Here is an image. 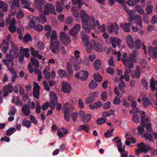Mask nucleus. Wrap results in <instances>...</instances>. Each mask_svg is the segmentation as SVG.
Here are the masks:
<instances>
[{"label": "nucleus", "instance_id": "nucleus-1", "mask_svg": "<svg viewBox=\"0 0 157 157\" xmlns=\"http://www.w3.org/2000/svg\"><path fill=\"white\" fill-rule=\"evenodd\" d=\"M80 16L82 22V26L86 32L90 33V29L95 28V20L93 16H89L86 12L82 10L80 12Z\"/></svg>", "mask_w": 157, "mask_h": 157}, {"label": "nucleus", "instance_id": "nucleus-2", "mask_svg": "<svg viewBox=\"0 0 157 157\" xmlns=\"http://www.w3.org/2000/svg\"><path fill=\"white\" fill-rule=\"evenodd\" d=\"M57 34L55 30H53L52 32V35L50 37V48L52 51L54 53H58L59 52V41L56 39Z\"/></svg>", "mask_w": 157, "mask_h": 157}, {"label": "nucleus", "instance_id": "nucleus-3", "mask_svg": "<svg viewBox=\"0 0 157 157\" xmlns=\"http://www.w3.org/2000/svg\"><path fill=\"white\" fill-rule=\"evenodd\" d=\"M121 60L124 65L126 67H128L129 68L132 67L133 66V63L136 62L133 61L132 59L129 56L128 57L127 54L126 53L123 55Z\"/></svg>", "mask_w": 157, "mask_h": 157}, {"label": "nucleus", "instance_id": "nucleus-4", "mask_svg": "<svg viewBox=\"0 0 157 157\" xmlns=\"http://www.w3.org/2000/svg\"><path fill=\"white\" fill-rule=\"evenodd\" d=\"M30 61L31 63L35 67L34 69V72L38 75V78H41V71L38 69L39 67V62L38 60L34 58H31Z\"/></svg>", "mask_w": 157, "mask_h": 157}, {"label": "nucleus", "instance_id": "nucleus-5", "mask_svg": "<svg viewBox=\"0 0 157 157\" xmlns=\"http://www.w3.org/2000/svg\"><path fill=\"white\" fill-rule=\"evenodd\" d=\"M49 12L52 14H56V13L55 8L53 5L49 3L45 4L44 7V15H48Z\"/></svg>", "mask_w": 157, "mask_h": 157}, {"label": "nucleus", "instance_id": "nucleus-6", "mask_svg": "<svg viewBox=\"0 0 157 157\" xmlns=\"http://www.w3.org/2000/svg\"><path fill=\"white\" fill-rule=\"evenodd\" d=\"M133 48H135L136 49H139L141 46L142 45V49L144 50V53L146 54L147 51L146 50V46L144 45V43H142L140 40L139 39L136 40L133 43Z\"/></svg>", "mask_w": 157, "mask_h": 157}, {"label": "nucleus", "instance_id": "nucleus-7", "mask_svg": "<svg viewBox=\"0 0 157 157\" xmlns=\"http://www.w3.org/2000/svg\"><path fill=\"white\" fill-rule=\"evenodd\" d=\"M61 91L64 93H69L71 91V86L67 82H63L61 86Z\"/></svg>", "mask_w": 157, "mask_h": 157}, {"label": "nucleus", "instance_id": "nucleus-8", "mask_svg": "<svg viewBox=\"0 0 157 157\" xmlns=\"http://www.w3.org/2000/svg\"><path fill=\"white\" fill-rule=\"evenodd\" d=\"M33 96L36 99H38L39 97L40 87L38 83L35 82H33Z\"/></svg>", "mask_w": 157, "mask_h": 157}, {"label": "nucleus", "instance_id": "nucleus-9", "mask_svg": "<svg viewBox=\"0 0 157 157\" xmlns=\"http://www.w3.org/2000/svg\"><path fill=\"white\" fill-rule=\"evenodd\" d=\"M69 106V104L68 102H66L63 105V107L65 110L64 118V119L67 122H69L70 121V115L68 108V107Z\"/></svg>", "mask_w": 157, "mask_h": 157}, {"label": "nucleus", "instance_id": "nucleus-10", "mask_svg": "<svg viewBox=\"0 0 157 157\" xmlns=\"http://www.w3.org/2000/svg\"><path fill=\"white\" fill-rule=\"evenodd\" d=\"M60 39L65 44L67 45L70 42V39L69 37L63 32L60 33Z\"/></svg>", "mask_w": 157, "mask_h": 157}, {"label": "nucleus", "instance_id": "nucleus-11", "mask_svg": "<svg viewBox=\"0 0 157 157\" xmlns=\"http://www.w3.org/2000/svg\"><path fill=\"white\" fill-rule=\"evenodd\" d=\"M119 29V27L117 25L111 24L107 28V30L109 34L113 33L116 34L118 33Z\"/></svg>", "mask_w": 157, "mask_h": 157}, {"label": "nucleus", "instance_id": "nucleus-12", "mask_svg": "<svg viewBox=\"0 0 157 157\" xmlns=\"http://www.w3.org/2000/svg\"><path fill=\"white\" fill-rule=\"evenodd\" d=\"M110 40L112 45L114 48H116L117 45L120 46L121 43V40L118 37H111Z\"/></svg>", "mask_w": 157, "mask_h": 157}, {"label": "nucleus", "instance_id": "nucleus-13", "mask_svg": "<svg viewBox=\"0 0 157 157\" xmlns=\"http://www.w3.org/2000/svg\"><path fill=\"white\" fill-rule=\"evenodd\" d=\"M148 51L150 56L157 59V48L149 46L148 47Z\"/></svg>", "mask_w": 157, "mask_h": 157}, {"label": "nucleus", "instance_id": "nucleus-14", "mask_svg": "<svg viewBox=\"0 0 157 157\" xmlns=\"http://www.w3.org/2000/svg\"><path fill=\"white\" fill-rule=\"evenodd\" d=\"M12 49L10 50V53L7 55H9L11 56H12L13 59L14 58H17L18 56V53L16 51L18 50V49L13 44H12Z\"/></svg>", "mask_w": 157, "mask_h": 157}, {"label": "nucleus", "instance_id": "nucleus-15", "mask_svg": "<svg viewBox=\"0 0 157 157\" xmlns=\"http://www.w3.org/2000/svg\"><path fill=\"white\" fill-rule=\"evenodd\" d=\"M81 26L78 24L75 25L69 32L70 34L72 35H75L78 33L79 31Z\"/></svg>", "mask_w": 157, "mask_h": 157}, {"label": "nucleus", "instance_id": "nucleus-16", "mask_svg": "<svg viewBox=\"0 0 157 157\" xmlns=\"http://www.w3.org/2000/svg\"><path fill=\"white\" fill-rule=\"evenodd\" d=\"M89 76L88 72L86 71H82L77 73L75 75L76 78H86Z\"/></svg>", "mask_w": 157, "mask_h": 157}, {"label": "nucleus", "instance_id": "nucleus-17", "mask_svg": "<svg viewBox=\"0 0 157 157\" xmlns=\"http://www.w3.org/2000/svg\"><path fill=\"white\" fill-rule=\"evenodd\" d=\"M138 113L140 114L141 118V121L142 122V124H143V121L145 117V112L144 111H140L138 108L134 109L131 110L130 112V113L132 114L133 113L136 114V113Z\"/></svg>", "mask_w": 157, "mask_h": 157}, {"label": "nucleus", "instance_id": "nucleus-18", "mask_svg": "<svg viewBox=\"0 0 157 157\" xmlns=\"http://www.w3.org/2000/svg\"><path fill=\"white\" fill-rule=\"evenodd\" d=\"M21 111L24 115L26 116H29L31 113L30 106L28 105L24 104L23 105Z\"/></svg>", "mask_w": 157, "mask_h": 157}, {"label": "nucleus", "instance_id": "nucleus-19", "mask_svg": "<svg viewBox=\"0 0 157 157\" xmlns=\"http://www.w3.org/2000/svg\"><path fill=\"white\" fill-rule=\"evenodd\" d=\"M138 148L141 149L143 153H146L149 150V147L143 142H141L137 144Z\"/></svg>", "mask_w": 157, "mask_h": 157}, {"label": "nucleus", "instance_id": "nucleus-20", "mask_svg": "<svg viewBox=\"0 0 157 157\" xmlns=\"http://www.w3.org/2000/svg\"><path fill=\"white\" fill-rule=\"evenodd\" d=\"M3 90L4 92L3 96L6 97L8 95V93H11L13 91V88L10 84H8L4 87Z\"/></svg>", "mask_w": 157, "mask_h": 157}, {"label": "nucleus", "instance_id": "nucleus-21", "mask_svg": "<svg viewBox=\"0 0 157 157\" xmlns=\"http://www.w3.org/2000/svg\"><path fill=\"white\" fill-rule=\"evenodd\" d=\"M38 21H39L38 18L36 17H33L29 22L28 27L29 28L33 29Z\"/></svg>", "mask_w": 157, "mask_h": 157}, {"label": "nucleus", "instance_id": "nucleus-22", "mask_svg": "<svg viewBox=\"0 0 157 157\" xmlns=\"http://www.w3.org/2000/svg\"><path fill=\"white\" fill-rule=\"evenodd\" d=\"M131 24L126 23H121L120 24V27L124 32H129L130 31Z\"/></svg>", "mask_w": 157, "mask_h": 157}, {"label": "nucleus", "instance_id": "nucleus-23", "mask_svg": "<svg viewBox=\"0 0 157 157\" xmlns=\"http://www.w3.org/2000/svg\"><path fill=\"white\" fill-rule=\"evenodd\" d=\"M123 8L125 11L128 14L129 19L131 20H133L134 18L132 16V14L136 13L135 10H129L128 7L125 6H124Z\"/></svg>", "mask_w": 157, "mask_h": 157}, {"label": "nucleus", "instance_id": "nucleus-24", "mask_svg": "<svg viewBox=\"0 0 157 157\" xmlns=\"http://www.w3.org/2000/svg\"><path fill=\"white\" fill-rule=\"evenodd\" d=\"M126 40L129 48L131 49H133V43L134 42L132 37L131 35H128L126 37Z\"/></svg>", "mask_w": 157, "mask_h": 157}, {"label": "nucleus", "instance_id": "nucleus-25", "mask_svg": "<svg viewBox=\"0 0 157 157\" xmlns=\"http://www.w3.org/2000/svg\"><path fill=\"white\" fill-rule=\"evenodd\" d=\"M15 20L14 19H12L9 22L10 26L9 29L11 33L14 32L16 31V27L14 25Z\"/></svg>", "mask_w": 157, "mask_h": 157}, {"label": "nucleus", "instance_id": "nucleus-26", "mask_svg": "<svg viewBox=\"0 0 157 157\" xmlns=\"http://www.w3.org/2000/svg\"><path fill=\"white\" fill-rule=\"evenodd\" d=\"M44 28L45 31H48V32L46 33L45 35L46 37L47 38L50 37L52 35L51 34L52 30V29L51 26L49 25H45L44 26Z\"/></svg>", "mask_w": 157, "mask_h": 157}, {"label": "nucleus", "instance_id": "nucleus-27", "mask_svg": "<svg viewBox=\"0 0 157 157\" xmlns=\"http://www.w3.org/2000/svg\"><path fill=\"white\" fill-rule=\"evenodd\" d=\"M103 104L100 101L96 102L94 104L89 105V107L91 109H94L100 108L102 105Z\"/></svg>", "mask_w": 157, "mask_h": 157}, {"label": "nucleus", "instance_id": "nucleus-28", "mask_svg": "<svg viewBox=\"0 0 157 157\" xmlns=\"http://www.w3.org/2000/svg\"><path fill=\"white\" fill-rule=\"evenodd\" d=\"M136 24L139 25L140 27L142 29L144 27L142 24V19L141 17L139 15H137L136 16Z\"/></svg>", "mask_w": 157, "mask_h": 157}, {"label": "nucleus", "instance_id": "nucleus-29", "mask_svg": "<svg viewBox=\"0 0 157 157\" xmlns=\"http://www.w3.org/2000/svg\"><path fill=\"white\" fill-rule=\"evenodd\" d=\"M6 57L7 59H3V62L8 67L10 63L13 61V57L7 54L6 55Z\"/></svg>", "mask_w": 157, "mask_h": 157}, {"label": "nucleus", "instance_id": "nucleus-30", "mask_svg": "<svg viewBox=\"0 0 157 157\" xmlns=\"http://www.w3.org/2000/svg\"><path fill=\"white\" fill-rule=\"evenodd\" d=\"M45 3V2L44 0H35V4L39 10L42 9V6Z\"/></svg>", "mask_w": 157, "mask_h": 157}, {"label": "nucleus", "instance_id": "nucleus-31", "mask_svg": "<svg viewBox=\"0 0 157 157\" xmlns=\"http://www.w3.org/2000/svg\"><path fill=\"white\" fill-rule=\"evenodd\" d=\"M21 0L22 6L24 8L29 10L31 12L33 11V9L32 8L30 7L29 4L25 0Z\"/></svg>", "mask_w": 157, "mask_h": 157}, {"label": "nucleus", "instance_id": "nucleus-32", "mask_svg": "<svg viewBox=\"0 0 157 157\" xmlns=\"http://www.w3.org/2000/svg\"><path fill=\"white\" fill-rule=\"evenodd\" d=\"M82 41L83 45L87 48L89 44V37L87 35H84L82 37Z\"/></svg>", "mask_w": 157, "mask_h": 157}, {"label": "nucleus", "instance_id": "nucleus-33", "mask_svg": "<svg viewBox=\"0 0 157 157\" xmlns=\"http://www.w3.org/2000/svg\"><path fill=\"white\" fill-rule=\"evenodd\" d=\"M139 54L138 51L136 50H134L132 54H129V56L132 59V60L134 62H136V56L138 55Z\"/></svg>", "mask_w": 157, "mask_h": 157}, {"label": "nucleus", "instance_id": "nucleus-34", "mask_svg": "<svg viewBox=\"0 0 157 157\" xmlns=\"http://www.w3.org/2000/svg\"><path fill=\"white\" fill-rule=\"evenodd\" d=\"M149 121V119L148 118H146L145 119V121H144H144H143V124H142V127H141L140 126H139L137 128L138 131L139 132V133H142L144 132V126L145 124V122H148Z\"/></svg>", "mask_w": 157, "mask_h": 157}, {"label": "nucleus", "instance_id": "nucleus-35", "mask_svg": "<svg viewBox=\"0 0 157 157\" xmlns=\"http://www.w3.org/2000/svg\"><path fill=\"white\" fill-rule=\"evenodd\" d=\"M119 89L122 94L125 93V91L124 88V87H125V85L124 83L121 80V79H119Z\"/></svg>", "mask_w": 157, "mask_h": 157}, {"label": "nucleus", "instance_id": "nucleus-36", "mask_svg": "<svg viewBox=\"0 0 157 157\" xmlns=\"http://www.w3.org/2000/svg\"><path fill=\"white\" fill-rule=\"evenodd\" d=\"M113 115H115L114 112L113 110L103 112L102 113V116L104 117H106Z\"/></svg>", "mask_w": 157, "mask_h": 157}, {"label": "nucleus", "instance_id": "nucleus-37", "mask_svg": "<svg viewBox=\"0 0 157 157\" xmlns=\"http://www.w3.org/2000/svg\"><path fill=\"white\" fill-rule=\"evenodd\" d=\"M157 89V81L155 80L154 79H151V81L150 87L152 90L154 91L155 90V86Z\"/></svg>", "mask_w": 157, "mask_h": 157}, {"label": "nucleus", "instance_id": "nucleus-38", "mask_svg": "<svg viewBox=\"0 0 157 157\" xmlns=\"http://www.w3.org/2000/svg\"><path fill=\"white\" fill-rule=\"evenodd\" d=\"M117 147L118 149L121 153L124 152L125 150L124 148H122V144L121 140H119L117 143Z\"/></svg>", "mask_w": 157, "mask_h": 157}, {"label": "nucleus", "instance_id": "nucleus-39", "mask_svg": "<svg viewBox=\"0 0 157 157\" xmlns=\"http://www.w3.org/2000/svg\"><path fill=\"white\" fill-rule=\"evenodd\" d=\"M89 127L88 125H84L79 126L77 128V130H83L84 131L87 132L89 130Z\"/></svg>", "mask_w": 157, "mask_h": 157}, {"label": "nucleus", "instance_id": "nucleus-40", "mask_svg": "<svg viewBox=\"0 0 157 157\" xmlns=\"http://www.w3.org/2000/svg\"><path fill=\"white\" fill-rule=\"evenodd\" d=\"M16 131L15 128H10L8 129L6 132V134L7 136H9L13 134Z\"/></svg>", "mask_w": 157, "mask_h": 157}, {"label": "nucleus", "instance_id": "nucleus-41", "mask_svg": "<svg viewBox=\"0 0 157 157\" xmlns=\"http://www.w3.org/2000/svg\"><path fill=\"white\" fill-rule=\"evenodd\" d=\"M44 14L43 11H41L40 12V16L39 17V21H40L42 22L45 23L46 21V18L45 16L43 15Z\"/></svg>", "mask_w": 157, "mask_h": 157}, {"label": "nucleus", "instance_id": "nucleus-42", "mask_svg": "<svg viewBox=\"0 0 157 157\" xmlns=\"http://www.w3.org/2000/svg\"><path fill=\"white\" fill-rule=\"evenodd\" d=\"M132 75L133 78H139L140 77V68L139 67H136L135 74L133 76L132 74Z\"/></svg>", "mask_w": 157, "mask_h": 157}, {"label": "nucleus", "instance_id": "nucleus-43", "mask_svg": "<svg viewBox=\"0 0 157 157\" xmlns=\"http://www.w3.org/2000/svg\"><path fill=\"white\" fill-rule=\"evenodd\" d=\"M50 98L51 101H55L58 102V99L57 98L56 95L53 92H50L49 93Z\"/></svg>", "mask_w": 157, "mask_h": 157}, {"label": "nucleus", "instance_id": "nucleus-44", "mask_svg": "<svg viewBox=\"0 0 157 157\" xmlns=\"http://www.w3.org/2000/svg\"><path fill=\"white\" fill-rule=\"evenodd\" d=\"M135 8L138 13L141 15L143 14L144 13V11L140 5H136Z\"/></svg>", "mask_w": 157, "mask_h": 157}, {"label": "nucleus", "instance_id": "nucleus-45", "mask_svg": "<svg viewBox=\"0 0 157 157\" xmlns=\"http://www.w3.org/2000/svg\"><path fill=\"white\" fill-rule=\"evenodd\" d=\"M32 39L30 35L29 34H26L23 38V41L24 42L27 43L29 41H32Z\"/></svg>", "mask_w": 157, "mask_h": 157}, {"label": "nucleus", "instance_id": "nucleus-46", "mask_svg": "<svg viewBox=\"0 0 157 157\" xmlns=\"http://www.w3.org/2000/svg\"><path fill=\"white\" fill-rule=\"evenodd\" d=\"M19 6V0H15L11 4V7L12 9L14 10L18 7Z\"/></svg>", "mask_w": 157, "mask_h": 157}, {"label": "nucleus", "instance_id": "nucleus-47", "mask_svg": "<svg viewBox=\"0 0 157 157\" xmlns=\"http://www.w3.org/2000/svg\"><path fill=\"white\" fill-rule=\"evenodd\" d=\"M94 67L95 69L98 70L101 67V63L100 60L99 59L96 60L94 63Z\"/></svg>", "mask_w": 157, "mask_h": 157}, {"label": "nucleus", "instance_id": "nucleus-48", "mask_svg": "<svg viewBox=\"0 0 157 157\" xmlns=\"http://www.w3.org/2000/svg\"><path fill=\"white\" fill-rule=\"evenodd\" d=\"M98 84L95 81L92 80L89 85V87L91 89H94L97 86Z\"/></svg>", "mask_w": 157, "mask_h": 157}, {"label": "nucleus", "instance_id": "nucleus-49", "mask_svg": "<svg viewBox=\"0 0 157 157\" xmlns=\"http://www.w3.org/2000/svg\"><path fill=\"white\" fill-rule=\"evenodd\" d=\"M22 124L23 126H25L26 127L29 128L31 125V122L27 120H24L22 122Z\"/></svg>", "mask_w": 157, "mask_h": 157}, {"label": "nucleus", "instance_id": "nucleus-50", "mask_svg": "<svg viewBox=\"0 0 157 157\" xmlns=\"http://www.w3.org/2000/svg\"><path fill=\"white\" fill-rule=\"evenodd\" d=\"M131 72V70L130 68H128L125 72V76L123 75H121V78H129L128 74Z\"/></svg>", "mask_w": 157, "mask_h": 157}, {"label": "nucleus", "instance_id": "nucleus-51", "mask_svg": "<svg viewBox=\"0 0 157 157\" xmlns=\"http://www.w3.org/2000/svg\"><path fill=\"white\" fill-rule=\"evenodd\" d=\"M2 44L4 46V47H3L2 48V52H3L6 53L8 48V43H6L5 40H4L2 42Z\"/></svg>", "mask_w": 157, "mask_h": 157}, {"label": "nucleus", "instance_id": "nucleus-52", "mask_svg": "<svg viewBox=\"0 0 157 157\" xmlns=\"http://www.w3.org/2000/svg\"><path fill=\"white\" fill-rule=\"evenodd\" d=\"M56 10L57 12H61L63 10V7L61 6V4L59 1L56 2Z\"/></svg>", "mask_w": 157, "mask_h": 157}, {"label": "nucleus", "instance_id": "nucleus-53", "mask_svg": "<svg viewBox=\"0 0 157 157\" xmlns=\"http://www.w3.org/2000/svg\"><path fill=\"white\" fill-rule=\"evenodd\" d=\"M67 68L69 74H71L73 73V71L71 64L69 62H67Z\"/></svg>", "mask_w": 157, "mask_h": 157}, {"label": "nucleus", "instance_id": "nucleus-54", "mask_svg": "<svg viewBox=\"0 0 157 157\" xmlns=\"http://www.w3.org/2000/svg\"><path fill=\"white\" fill-rule=\"evenodd\" d=\"M33 29L36 31L40 32L43 30V27L41 25L36 24Z\"/></svg>", "mask_w": 157, "mask_h": 157}, {"label": "nucleus", "instance_id": "nucleus-55", "mask_svg": "<svg viewBox=\"0 0 157 157\" xmlns=\"http://www.w3.org/2000/svg\"><path fill=\"white\" fill-rule=\"evenodd\" d=\"M143 103L144 106L146 107L147 106L149 105L151 103L149 100L146 98H144L142 99Z\"/></svg>", "mask_w": 157, "mask_h": 157}, {"label": "nucleus", "instance_id": "nucleus-56", "mask_svg": "<svg viewBox=\"0 0 157 157\" xmlns=\"http://www.w3.org/2000/svg\"><path fill=\"white\" fill-rule=\"evenodd\" d=\"M125 138L127 140H129L133 144L135 143L136 142V140L133 137H132L131 135L127 134L125 136Z\"/></svg>", "mask_w": 157, "mask_h": 157}, {"label": "nucleus", "instance_id": "nucleus-57", "mask_svg": "<svg viewBox=\"0 0 157 157\" xmlns=\"http://www.w3.org/2000/svg\"><path fill=\"white\" fill-rule=\"evenodd\" d=\"M23 51L22 53L27 57H29V50L28 48H25L24 50L22 49L20 50V52L21 53V52Z\"/></svg>", "mask_w": 157, "mask_h": 157}, {"label": "nucleus", "instance_id": "nucleus-58", "mask_svg": "<svg viewBox=\"0 0 157 157\" xmlns=\"http://www.w3.org/2000/svg\"><path fill=\"white\" fill-rule=\"evenodd\" d=\"M72 1L74 5H78L79 8L83 4V2L81 0H72Z\"/></svg>", "mask_w": 157, "mask_h": 157}, {"label": "nucleus", "instance_id": "nucleus-59", "mask_svg": "<svg viewBox=\"0 0 157 157\" xmlns=\"http://www.w3.org/2000/svg\"><path fill=\"white\" fill-rule=\"evenodd\" d=\"M91 118V116L90 114H87L83 118V122L84 123H86L89 121Z\"/></svg>", "mask_w": 157, "mask_h": 157}, {"label": "nucleus", "instance_id": "nucleus-60", "mask_svg": "<svg viewBox=\"0 0 157 157\" xmlns=\"http://www.w3.org/2000/svg\"><path fill=\"white\" fill-rule=\"evenodd\" d=\"M139 115L138 114H134L132 118L133 122L136 123H138L139 121Z\"/></svg>", "mask_w": 157, "mask_h": 157}, {"label": "nucleus", "instance_id": "nucleus-61", "mask_svg": "<svg viewBox=\"0 0 157 157\" xmlns=\"http://www.w3.org/2000/svg\"><path fill=\"white\" fill-rule=\"evenodd\" d=\"M9 70L10 71L12 74L13 75L12 78H15L17 77V74L16 72L15 71L13 67H8Z\"/></svg>", "mask_w": 157, "mask_h": 157}, {"label": "nucleus", "instance_id": "nucleus-62", "mask_svg": "<svg viewBox=\"0 0 157 157\" xmlns=\"http://www.w3.org/2000/svg\"><path fill=\"white\" fill-rule=\"evenodd\" d=\"M114 92L115 94L117 96L121 97L123 95L119 91V90L117 86H115L114 88Z\"/></svg>", "mask_w": 157, "mask_h": 157}, {"label": "nucleus", "instance_id": "nucleus-63", "mask_svg": "<svg viewBox=\"0 0 157 157\" xmlns=\"http://www.w3.org/2000/svg\"><path fill=\"white\" fill-rule=\"evenodd\" d=\"M59 75L61 78L65 77L67 75L65 71L62 69H60L58 71Z\"/></svg>", "mask_w": 157, "mask_h": 157}, {"label": "nucleus", "instance_id": "nucleus-64", "mask_svg": "<svg viewBox=\"0 0 157 157\" xmlns=\"http://www.w3.org/2000/svg\"><path fill=\"white\" fill-rule=\"evenodd\" d=\"M94 50L99 52H102L103 51V48L101 44L99 43H98L97 46Z\"/></svg>", "mask_w": 157, "mask_h": 157}]
</instances>
